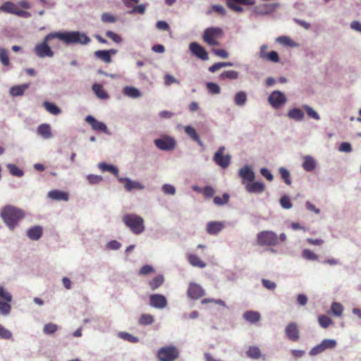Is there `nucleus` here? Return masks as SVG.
<instances>
[{
	"instance_id": "obj_19",
	"label": "nucleus",
	"mask_w": 361,
	"mask_h": 361,
	"mask_svg": "<svg viewBox=\"0 0 361 361\" xmlns=\"http://www.w3.org/2000/svg\"><path fill=\"white\" fill-rule=\"evenodd\" d=\"M286 334L288 339H290L292 341H298L300 336H299V330L298 325L294 323H290L286 328Z\"/></svg>"
},
{
	"instance_id": "obj_7",
	"label": "nucleus",
	"mask_w": 361,
	"mask_h": 361,
	"mask_svg": "<svg viewBox=\"0 0 361 361\" xmlns=\"http://www.w3.org/2000/svg\"><path fill=\"white\" fill-rule=\"evenodd\" d=\"M336 345V341L334 339H324L321 343L313 347L309 354L311 356H315L322 353L326 350L335 348Z\"/></svg>"
},
{
	"instance_id": "obj_14",
	"label": "nucleus",
	"mask_w": 361,
	"mask_h": 361,
	"mask_svg": "<svg viewBox=\"0 0 361 361\" xmlns=\"http://www.w3.org/2000/svg\"><path fill=\"white\" fill-rule=\"evenodd\" d=\"M149 304L155 308L163 309L166 307L167 300L163 295L153 294L149 297Z\"/></svg>"
},
{
	"instance_id": "obj_33",
	"label": "nucleus",
	"mask_w": 361,
	"mask_h": 361,
	"mask_svg": "<svg viewBox=\"0 0 361 361\" xmlns=\"http://www.w3.org/2000/svg\"><path fill=\"white\" fill-rule=\"evenodd\" d=\"M302 166L306 171H312L315 169L314 159L310 156L305 157Z\"/></svg>"
},
{
	"instance_id": "obj_56",
	"label": "nucleus",
	"mask_w": 361,
	"mask_h": 361,
	"mask_svg": "<svg viewBox=\"0 0 361 361\" xmlns=\"http://www.w3.org/2000/svg\"><path fill=\"white\" fill-rule=\"evenodd\" d=\"M264 59L269 61L277 63L279 61V56L276 51H271L268 52Z\"/></svg>"
},
{
	"instance_id": "obj_46",
	"label": "nucleus",
	"mask_w": 361,
	"mask_h": 361,
	"mask_svg": "<svg viewBox=\"0 0 361 361\" xmlns=\"http://www.w3.org/2000/svg\"><path fill=\"white\" fill-rule=\"evenodd\" d=\"M154 317L148 314H142L139 319V324L142 326L149 325L154 322Z\"/></svg>"
},
{
	"instance_id": "obj_1",
	"label": "nucleus",
	"mask_w": 361,
	"mask_h": 361,
	"mask_svg": "<svg viewBox=\"0 0 361 361\" xmlns=\"http://www.w3.org/2000/svg\"><path fill=\"white\" fill-rule=\"evenodd\" d=\"M55 38L60 39L66 44H87L90 42V39L85 33L78 31L51 32L44 37L42 43L35 46V52L36 55L40 58L52 57L54 51L51 49L48 43Z\"/></svg>"
},
{
	"instance_id": "obj_27",
	"label": "nucleus",
	"mask_w": 361,
	"mask_h": 361,
	"mask_svg": "<svg viewBox=\"0 0 361 361\" xmlns=\"http://www.w3.org/2000/svg\"><path fill=\"white\" fill-rule=\"evenodd\" d=\"M92 90L96 96L102 99H106L109 97V94L104 90L103 86L98 83H94L92 85Z\"/></svg>"
},
{
	"instance_id": "obj_5",
	"label": "nucleus",
	"mask_w": 361,
	"mask_h": 361,
	"mask_svg": "<svg viewBox=\"0 0 361 361\" xmlns=\"http://www.w3.org/2000/svg\"><path fill=\"white\" fill-rule=\"evenodd\" d=\"M223 36V30L220 27H211L207 28L203 33V40L211 46L219 44V39Z\"/></svg>"
},
{
	"instance_id": "obj_44",
	"label": "nucleus",
	"mask_w": 361,
	"mask_h": 361,
	"mask_svg": "<svg viewBox=\"0 0 361 361\" xmlns=\"http://www.w3.org/2000/svg\"><path fill=\"white\" fill-rule=\"evenodd\" d=\"M8 169L10 173L16 177H22L23 176V171L20 169H19L16 164H8L6 166Z\"/></svg>"
},
{
	"instance_id": "obj_21",
	"label": "nucleus",
	"mask_w": 361,
	"mask_h": 361,
	"mask_svg": "<svg viewBox=\"0 0 361 361\" xmlns=\"http://www.w3.org/2000/svg\"><path fill=\"white\" fill-rule=\"evenodd\" d=\"M278 6L279 4L276 3L263 4L256 6L255 11L257 14L265 15L273 12Z\"/></svg>"
},
{
	"instance_id": "obj_47",
	"label": "nucleus",
	"mask_w": 361,
	"mask_h": 361,
	"mask_svg": "<svg viewBox=\"0 0 361 361\" xmlns=\"http://www.w3.org/2000/svg\"><path fill=\"white\" fill-rule=\"evenodd\" d=\"M58 330V326L53 323H48L44 326L43 332L45 334L50 335L54 334Z\"/></svg>"
},
{
	"instance_id": "obj_28",
	"label": "nucleus",
	"mask_w": 361,
	"mask_h": 361,
	"mask_svg": "<svg viewBox=\"0 0 361 361\" xmlns=\"http://www.w3.org/2000/svg\"><path fill=\"white\" fill-rule=\"evenodd\" d=\"M287 115L289 118L297 121H302L305 116L303 111L299 108H294L289 110Z\"/></svg>"
},
{
	"instance_id": "obj_36",
	"label": "nucleus",
	"mask_w": 361,
	"mask_h": 361,
	"mask_svg": "<svg viewBox=\"0 0 361 361\" xmlns=\"http://www.w3.org/2000/svg\"><path fill=\"white\" fill-rule=\"evenodd\" d=\"M248 357L252 359H259L261 357V351L257 346H250L246 352Z\"/></svg>"
},
{
	"instance_id": "obj_11",
	"label": "nucleus",
	"mask_w": 361,
	"mask_h": 361,
	"mask_svg": "<svg viewBox=\"0 0 361 361\" xmlns=\"http://www.w3.org/2000/svg\"><path fill=\"white\" fill-rule=\"evenodd\" d=\"M227 6L232 11L240 13L243 11V8L238 4L243 5H254L255 4V0H225Z\"/></svg>"
},
{
	"instance_id": "obj_4",
	"label": "nucleus",
	"mask_w": 361,
	"mask_h": 361,
	"mask_svg": "<svg viewBox=\"0 0 361 361\" xmlns=\"http://www.w3.org/2000/svg\"><path fill=\"white\" fill-rule=\"evenodd\" d=\"M179 357V349L173 345H165L160 348L157 353V357L159 361H176Z\"/></svg>"
},
{
	"instance_id": "obj_51",
	"label": "nucleus",
	"mask_w": 361,
	"mask_h": 361,
	"mask_svg": "<svg viewBox=\"0 0 361 361\" xmlns=\"http://www.w3.org/2000/svg\"><path fill=\"white\" fill-rule=\"evenodd\" d=\"M229 200V195L228 193H224L222 197L219 196H216L214 198V202L216 205H224L226 204Z\"/></svg>"
},
{
	"instance_id": "obj_50",
	"label": "nucleus",
	"mask_w": 361,
	"mask_h": 361,
	"mask_svg": "<svg viewBox=\"0 0 361 361\" xmlns=\"http://www.w3.org/2000/svg\"><path fill=\"white\" fill-rule=\"evenodd\" d=\"M119 336L125 341H128L130 343H137L139 341V338L136 336H134L129 333L127 332H120Z\"/></svg>"
},
{
	"instance_id": "obj_37",
	"label": "nucleus",
	"mask_w": 361,
	"mask_h": 361,
	"mask_svg": "<svg viewBox=\"0 0 361 361\" xmlns=\"http://www.w3.org/2000/svg\"><path fill=\"white\" fill-rule=\"evenodd\" d=\"M164 281V276L162 275H157L149 282V285L152 290H154L160 287L163 284Z\"/></svg>"
},
{
	"instance_id": "obj_25",
	"label": "nucleus",
	"mask_w": 361,
	"mask_h": 361,
	"mask_svg": "<svg viewBox=\"0 0 361 361\" xmlns=\"http://www.w3.org/2000/svg\"><path fill=\"white\" fill-rule=\"evenodd\" d=\"M27 235L30 239L37 240L42 235V228L39 226L32 227L27 230Z\"/></svg>"
},
{
	"instance_id": "obj_6",
	"label": "nucleus",
	"mask_w": 361,
	"mask_h": 361,
	"mask_svg": "<svg viewBox=\"0 0 361 361\" xmlns=\"http://www.w3.org/2000/svg\"><path fill=\"white\" fill-rule=\"evenodd\" d=\"M257 243L259 245L274 246L279 243L277 235L271 231H263L258 233Z\"/></svg>"
},
{
	"instance_id": "obj_22",
	"label": "nucleus",
	"mask_w": 361,
	"mask_h": 361,
	"mask_svg": "<svg viewBox=\"0 0 361 361\" xmlns=\"http://www.w3.org/2000/svg\"><path fill=\"white\" fill-rule=\"evenodd\" d=\"M224 227V223L221 221H209L207 225V232L210 235H216Z\"/></svg>"
},
{
	"instance_id": "obj_13",
	"label": "nucleus",
	"mask_w": 361,
	"mask_h": 361,
	"mask_svg": "<svg viewBox=\"0 0 361 361\" xmlns=\"http://www.w3.org/2000/svg\"><path fill=\"white\" fill-rule=\"evenodd\" d=\"M118 180L120 183H123L126 190L128 192L133 190H141L145 188V186L142 183L132 180L128 178H118Z\"/></svg>"
},
{
	"instance_id": "obj_8",
	"label": "nucleus",
	"mask_w": 361,
	"mask_h": 361,
	"mask_svg": "<svg viewBox=\"0 0 361 361\" xmlns=\"http://www.w3.org/2000/svg\"><path fill=\"white\" fill-rule=\"evenodd\" d=\"M224 151L225 147H220L213 157L214 161L222 169L228 168L231 159V157L229 154L224 155Z\"/></svg>"
},
{
	"instance_id": "obj_43",
	"label": "nucleus",
	"mask_w": 361,
	"mask_h": 361,
	"mask_svg": "<svg viewBox=\"0 0 361 361\" xmlns=\"http://www.w3.org/2000/svg\"><path fill=\"white\" fill-rule=\"evenodd\" d=\"M302 256L307 260L317 261L319 259L318 255L310 249H304L302 252Z\"/></svg>"
},
{
	"instance_id": "obj_53",
	"label": "nucleus",
	"mask_w": 361,
	"mask_h": 361,
	"mask_svg": "<svg viewBox=\"0 0 361 361\" xmlns=\"http://www.w3.org/2000/svg\"><path fill=\"white\" fill-rule=\"evenodd\" d=\"M11 310V306L8 302L0 301V313L3 315H8Z\"/></svg>"
},
{
	"instance_id": "obj_30",
	"label": "nucleus",
	"mask_w": 361,
	"mask_h": 361,
	"mask_svg": "<svg viewBox=\"0 0 361 361\" xmlns=\"http://www.w3.org/2000/svg\"><path fill=\"white\" fill-rule=\"evenodd\" d=\"M260 317V314L255 311H247L243 314V318L250 323H256L259 322Z\"/></svg>"
},
{
	"instance_id": "obj_52",
	"label": "nucleus",
	"mask_w": 361,
	"mask_h": 361,
	"mask_svg": "<svg viewBox=\"0 0 361 361\" xmlns=\"http://www.w3.org/2000/svg\"><path fill=\"white\" fill-rule=\"evenodd\" d=\"M279 173L281 174V178L283 179L284 182L288 185H290L291 184V180L289 171L285 168H280Z\"/></svg>"
},
{
	"instance_id": "obj_31",
	"label": "nucleus",
	"mask_w": 361,
	"mask_h": 361,
	"mask_svg": "<svg viewBox=\"0 0 361 361\" xmlns=\"http://www.w3.org/2000/svg\"><path fill=\"white\" fill-rule=\"evenodd\" d=\"M29 85L24 84L21 85L13 86L10 89V94L12 96H21L24 94L25 91L28 88Z\"/></svg>"
},
{
	"instance_id": "obj_2",
	"label": "nucleus",
	"mask_w": 361,
	"mask_h": 361,
	"mask_svg": "<svg viewBox=\"0 0 361 361\" xmlns=\"http://www.w3.org/2000/svg\"><path fill=\"white\" fill-rule=\"evenodd\" d=\"M1 217L11 230L18 225V223L24 217L23 212L13 206L8 205L4 207L1 211Z\"/></svg>"
},
{
	"instance_id": "obj_60",
	"label": "nucleus",
	"mask_w": 361,
	"mask_h": 361,
	"mask_svg": "<svg viewBox=\"0 0 361 361\" xmlns=\"http://www.w3.org/2000/svg\"><path fill=\"white\" fill-rule=\"evenodd\" d=\"M154 272V268L151 265H144L139 271V274L142 276L148 275L151 273Z\"/></svg>"
},
{
	"instance_id": "obj_10",
	"label": "nucleus",
	"mask_w": 361,
	"mask_h": 361,
	"mask_svg": "<svg viewBox=\"0 0 361 361\" xmlns=\"http://www.w3.org/2000/svg\"><path fill=\"white\" fill-rule=\"evenodd\" d=\"M156 147L161 150H171L175 147V140L171 137H164L154 140Z\"/></svg>"
},
{
	"instance_id": "obj_49",
	"label": "nucleus",
	"mask_w": 361,
	"mask_h": 361,
	"mask_svg": "<svg viewBox=\"0 0 361 361\" xmlns=\"http://www.w3.org/2000/svg\"><path fill=\"white\" fill-rule=\"evenodd\" d=\"M0 61L5 66H7L10 64L7 51L4 48H0Z\"/></svg>"
},
{
	"instance_id": "obj_15",
	"label": "nucleus",
	"mask_w": 361,
	"mask_h": 361,
	"mask_svg": "<svg viewBox=\"0 0 361 361\" xmlns=\"http://www.w3.org/2000/svg\"><path fill=\"white\" fill-rule=\"evenodd\" d=\"M239 176L243 179V184L244 185V182L249 183L254 181L255 178V175L254 171L250 169L248 166H245L240 168L238 171Z\"/></svg>"
},
{
	"instance_id": "obj_45",
	"label": "nucleus",
	"mask_w": 361,
	"mask_h": 361,
	"mask_svg": "<svg viewBox=\"0 0 361 361\" xmlns=\"http://www.w3.org/2000/svg\"><path fill=\"white\" fill-rule=\"evenodd\" d=\"M318 322H319V325L324 329H326L331 324H333L332 319L324 314L319 316Z\"/></svg>"
},
{
	"instance_id": "obj_48",
	"label": "nucleus",
	"mask_w": 361,
	"mask_h": 361,
	"mask_svg": "<svg viewBox=\"0 0 361 361\" xmlns=\"http://www.w3.org/2000/svg\"><path fill=\"white\" fill-rule=\"evenodd\" d=\"M101 19L104 23H114L117 20V18L111 13H104L102 14Z\"/></svg>"
},
{
	"instance_id": "obj_41",
	"label": "nucleus",
	"mask_w": 361,
	"mask_h": 361,
	"mask_svg": "<svg viewBox=\"0 0 361 361\" xmlns=\"http://www.w3.org/2000/svg\"><path fill=\"white\" fill-rule=\"evenodd\" d=\"M99 168L102 171H109V172L111 173L112 174L115 175L116 176H118V169L113 165H109L106 163H100L99 164Z\"/></svg>"
},
{
	"instance_id": "obj_64",
	"label": "nucleus",
	"mask_w": 361,
	"mask_h": 361,
	"mask_svg": "<svg viewBox=\"0 0 361 361\" xmlns=\"http://www.w3.org/2000/svg\"><path fill=\"white\" fill-rule=\"evenodd\" d=\"M87 179L90 184H97L102 180V178L100 176L92 174L87 176Z\"/></svg>"
},
{
	"instance_id": "obj_55",
	"label": "nucleus",
	"mask_w": 361,
	"mask_h": 361,
	"mask_svg": "<svg viewBox=\"0 0 361 361\" xmlns=\"http://www.w3.org/2000/svg\"><path fill=\"white\" fill-rule=\"evenodd\" d=\"M303 109L306 111L309 117L315 120H319L320 117L319 114L312 108L307 105H304Z\"/></svg>"
},
{
	"instance_id": "obj_40",
	"label": "nucleus",
	"mask_w": 361,
	"mask_h": 361,
	"mask_svg": "<svg viewBox=\"0 0 361 361\" xmlns=\"http://www.w3.org/2000/svg\"><path fill=\"white\" fill-rule=\"evenodd\" d=\"M43 106L47 111L53 115H58L61 111L56 105L49 102H44Z\"/></svg>"
},
{
	"instance_id": "obj_42",
	"label": "nucleus",
	"mask_w": 361,
	"mask_h": 361,
	"mask_svg": "<svg viewBox=\"0 0 361 361\" xmlns=\"http://www.w3.org/2000/svg\"><path fill=\"white\" fill-rule=\"evenodd\" d=\"M276 42L279 44L286 46L293 47L297 44L288 36H281L276 38Z\"/></svg>"
},
{
	"instance_id": "obj_24",
	"label": "nucleus",
	"mask_w": 361,
	"mask_h": 361,
	"mask_svg": "<svg viewBox=\"0 0 361 361\" xmlns=\"http://www.w3.org/2000/svg\"><path fill=\"white\" fill-rule=\"evenodd\" d=\"M48 197L54 200H68V194L59 190H54L49 192Z\"/></svg>"
},
{
	"instance_id": "obj_57",
	"label": "nucleus",
	"mask_w": 361,
	"mask_h": 361,
	"mask_svg": "<svg viewBox=\"0 0 361 361\" xmlns=\"http://www.w3.org/2000/svg\"><path fill=\"white\" fill-rule=\"evenodd\" d=\"M207 87L212 94H219L221 92L219 86L214 82H207Z\"/></svg>"
},
{
	"instance_id": "obj_59",
	"label": "nucleus",
	"mask_w": 361,
	"mask_h": 361,
	"mask_svg": "<svg viewBox=\"0 0 361 361\" xmlns=\"http://www.w3.org/2000/svg\"><path fill=\"white\" fill-rule=\"evenodd\" d=\"M12 337L11 332L0 324V338L4 339H10Z\"/></svg>"
},
{
	"instance_id": "obj_17",
	"label": "nucleus",
	"mask_w": 361,
	"mask_h": 361,
	"mask_svg": "<svg viewBox=\"0 0 361 361\" xmlns=\"http://www.w3.org/2000/svg\"><path fill=\"white\" fill-rule=\"evenodd\" d=\"M188 295L192 299H198L204 295V290L200 285L192 283L189 285Z\"/></svg>"
},
{
	"instance_id": "obj_20",
	"label": "nucleus",
	"mask_w": 361,
	"mask_h": 361,
	"mask_svg": "<svg viewBox=\"0 0 361 361\" xmlns=\"http://www.w3.org/2000/svg\"><path fill=\"white\" fill-rule=\"evenodd\" d=\"M244 185L246 190L250 193H262L265 189L264 184L259 182H244Z\"/></svg>"
},
{
	"instance_id": "obj_16",
	"label": "nucleus",
	"mask_w": 361,
	"mask_h": 361,
	"mask_svg": "<svg viewBox=\"0 0 361 361\" xmlns=\"http://www.w3.org/2000/svg\"><path fill=\"white\" fill-rule=\"evenodd\" d=\"M190 50L197 57L202 60L208 59V54L205 49L200 46L197 42H192L190 44Z\"/></svg>"
},
{
	"instance_id": "obj_35",
	"label": "nucleus",
	"mask_w": 361,
	"mask_h": 361,
	"mask_svg": "<svg viewBox=\"0 0 361 361\" xmlns=\"http://www.w3.org/2000/svg\"><path fill=\"white\" fill-rule=\"evenodd\" d=\"M239 73L235 71H226L221 73L219 80H224L226 79L235 80L238 78Z\"/></svg>"
},
{
	"instance_id": "obj_32",
	"label": "nucleus",
	"mask_w": 361,
	"mask_h": 361,
	"mask_svg": "<svg viewBox=\"0 0 361 361\" xmlns=\"http://www.w3.org/2000/svg\"><path fill=\"white\" fill-rule=\"evenodd\" d=\"M94 55L97 58L106 63L111 62V56L109 54V51H106V50H98L94 52Z\"/></svg>"
},
{
	"instance_id": "obj_26",
	"label": "nucleus",
	"mask_w": 361,
	"mask_h": 361,
	"mask_svg": "<svg viewBox=\"0 0 361 361\" xmlns=\"http://www.w3.org/2000/svg\"><path fill=\"white\" fill-rule=\"evenodd\" d=\"M185 133L194 141H195L200 147L203 146V143L201 141L199 135L196 132L195 129L190 126H187L184 128Z\"/></svg>"
},
{
	"instance_id": "obj_54",
	"label": "nucleus",
	"mask_w": 361,
	"mask_h": 361,
	"mask_svg": "<svg viewBox=\"0 0 361 361\" xmlns=\"http://www.w3.org/2000/svg\"><path fill=\"white\" fill-rule=\"evenodd\" d=\"M200 192L207 198L212 197L215 194V190L211 186H206L203 188Z\"/></svg>"
},
{
	"instance_id": "obj_63",
	"label": "nucleus",
	"mask_w": 361,
	"mask_h": 361,
	"mask_svg": "<svg viewBox=\"0 0 361 361\" xmlns=\"http://www.w3.org/2000/svg\"><path fill=\"white\" fill-rule=\"evenodd\" d=\"M163 192L166 195H174L176 192V188L172 185L164 184L162 186Z\"/></svg>"
},
{
	"instance_id": "obj_23",
	"label": "nucleus",
	"mask_w": 361,
	"mask_h": 361,
	"mask_svg": "<svg viewBox=\"0 0 361 361\" xmlns=\"http://www.w3.org/2000/svg\"><path fill=\"white\" fill-rule=\"evenodd\" d=\"M37 134L44 139H49L52 137L51 126L49 124L43 123L38 126Z\"/></svg>"
},
{
	"instance_id": "obj_12",
	"label": "nucleus",
	"mask_w": 361,
	"mask_h": 361,
	"mask_svg": "<svg viewBox=\"0 0 361 361\" xmlns=\"http://www.w3.org/2000/svg\"><path fill=\"white\" fill-rule=\"evenodd\" d=\"M85 121L90 124L94 131L108 133V129L105 123L97 121L92 116L88 115L85 118Z\"/></svg>"
},
{
	"instance_id": "obj_61",
	"label": "nucleus",
	"mask_w": 361,
	"mask_h": 361,
	"mask_svg": "<svg viewBox=\"0 0 361 361\" xmlns=\"http://www.w3.org/2000/svg\"><path fill=\"white\" fill-rule=\"evenodd\" d=\"M106 36L116 43H120L122 40L121 37L118 34L112 31H106Z\"/></svg>"
},
{
	"instance_id": "obj_58",
	"label": "nucleus",
	"mask_w": 361,
	"mask_h": 361,
	"mask_svg": "<svg viewBox=\"0 0 361 361\" xmlns=\"http://www.w3.org/2000/svg\"><path fill=\"white\" fill-rule=\"evenodd\" d=\"M280 204L282 207L286 209H290L292 207V203L290 200V198L286 195L281 197Z\"/></svg>"
},
{
	"instance_id": "obj_3",
	"label": "nucleus",
	"mask_w": 361,
	"mask_h": 361,
	"mask_svg": "<svg viewBox=\"0 0 361 361\" xmlns=\"http://www.w3.org/2000/svg\"><path fill=\"white\" fill-rule=\"evenodd\" d=\"M123 222L135 235L141 234L145 229L143 218L135 214H125Z\"/></svg>"
},
{
	"instance_id": "obj_34",
	"label": "nucleus",
	"mask_w": 361,
	"mask_h": 361,
	"mask_svg": "<svg viewBox=\"0 0 361 361\" xmlns=\"http://www.w3.org/2000/svg\"><path fill=\"white\" fill-rule=\"evenodd\" d=\"M123 93L131 98H137L141 96L140 90L133 87L127 86L123 89Z\"/></svg>"
},
{
	"instance_id": "obj_18",
	"label": "nucleus",
	"mask_w": 361,
	"mask_h": 361,
	"mask_svg": "<svg viewBox=\"0 0 361 361\" xmlns=\"http://www.w3.org/2000/svg\"><path fill=\"white\" fill-rule=\"evenodd\" d=\"M1 11L16 14L18 16H23L25 13V11L19 10L17 6L11 1L5 2L1 7Z\"/></svg>"
},
{
	"instance_id": "obj_38",
	"label": "nucleus",
	"mask_w": 361,
	"mask_h": 361,
	"mask_svg": "<svg viewBox=\"0 0 361 361\" xmlns=\"http://www.w3.org/2000/svg\"><path fill=\"white\" fill-rule=\"evenodd\" d=\"M247 99V94L243 91L237 92L234 97V102L237 106H243L246 103Z\"/></svg>"
},
{
	"instance_id": "obj_62",
	"label": "nucleus",
	"mask_w": 361,
	"mask_h": 361,
	"mask_svg": "<svg viewBox=\"0 0 361 361\" xmlns=\"http://www.w3.org/2000/svg\"><path fill=\"white\" fill-rule=\"evenodd\" d=\"M164 83L166 85L169 86L173 83L180 84V81L176 79L173 76L169 74H166L164 76Z\"/></svg>"
},
{
	"instance_id": "obj_9",
	"label": "nucleus",
	"mask_w": 361,
	"mask_h": 361,
	"mask_svg": "<svg viewBox=\"0 0 361 361\" xmlns=\"http://www.w3.org/2000/svg\"><path fill=\"white\" fill-rule=\"evenodd\" d=\"M269 102L275 109L280 108L286 102L285 94L280 91H274L269 97Z\"/></svg>"
},
{
	"instance_id": "obj_29",
	"label": "nucleus",
	"mask_w": 361,
	"mask_h": 361,
	"mask_svg": "<svg viewBox=\"0 0 361 361\" xmlns=\"http://www.w3.org/2000/svg\"><path fill=\"white\" fill-rule=\"evenodd\" d=\"M188 259L190 264L198 268H204L206 267V264L196 255L189 254L188 255Z\"/></svg>"
},
{
	"instance_id": "obj_39",
	"label": "nucleus",
	"mask_w": 361,
	"mask_h": 361,
	"mask_svg": "<svg viewBox=\"0 0 361 361\" xmlns=\"http://www.w3.org/2000/svg\"><path fill=\"white\" fill-rule=\"evenodd\" d=\"M343 306L337 302H334L331 306V313L336 317H341L343 312Z\"/></svg>"
}]
</instances>
